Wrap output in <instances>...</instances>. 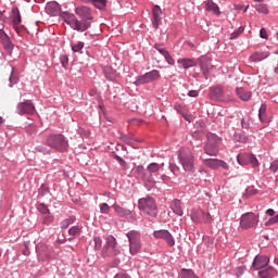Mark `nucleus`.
I'll return each instance as SVG.
<instances>
[{
  "label": "nucleus",
  "mask_w": 278,
  "mask_h": 278,
  "mask_svg": "<svg viewBox=\"0 0 278 278\" xmlns=\"http://www.w3.org/2000/svg\"><path fill=\"white\" fill-rule=\"evenodd\" d=\"M60 16L62 21H64V23H66L67 25H70L72 29H74V31L84 33L87 31V29H90V27H92V23L79 21L77 16H75V14L70 12L63 11L60 13Z\"/></svg>",
  "instance_id": "nucleus-1"
},
{
  "label": "nucleus",
  "mask_w": 278,
  "mask_h": 278,
  "mask_svg": "<svg viewBox=\"0 0 278 278\" xmlns=\"http://www.w3.org/2000/svg\"><path fill=\"white\" fill-rule=\"evenodd\" d=\"M178 160L185 173H197V167H194V153H192L190 148H180L178 151Z\"/></svg>",
  "instance_id": "nucleus-2"
},
{
  "label": "nucleus",
  "mask_w": 278,
  "mask_h": 278,
  "mask_svg": "<svg viewBox=\"0 0 278 278\" xmlns=\"http://www.w3.org/2000/svg\"><path fill=\"white\" fill-rule=\"evenodd\" d=\"M138 208L143 214H147V216H151V218L157 216V204L155 203V199L150 195L138 200Z\"/></svg>",
  "instance_id": "nucleus-3"
},
{
  "label": "nucleus",
  "mask_w": 278,
  "mask_h": 278,
  "mask_svg": "<svg viewBox=\"0 0 278 278\" xmlns=\"http://www.w3.org/2000/svg\"><path fill=\"white\" fill-rule=\"evenodd\" d=\"M46 142L50 149H54V151H60L61 153H64L68 149V139L62 134L50 135Z\"/></svg>",
  "instance_id": "nucleus-4"
},
{
  "label": "nucleus",
  "mask_w": 278,
  "mask_h": 278,
  "mask_svg": "<svg viewBox=\"0 0 278 278\" xmlns=\"http://www.w3.org/2000/svg\"><path fill=\"white\" fill-rule=\"evenodd\" d=\"M129 242V253L130 255H138L140 250L142 249V239L140 231L138 230H130L126 233Z\"/></svg>",
  "instance_id": "nucleus-5"
},
{
  "label": "nucleus",
  "mask_w": 278,
  "mask_h": 278,
  "mask_svg": "<svg viewBox=\"0 0 278 278\" xmlns=\"http://www.w3.org/2000/svg\"><path fill=\"white\" fill-rule=\"evenodd\" d=\"M260 223V216L255 215V213H244L240 217L239 225L241 229H253V227H257Z\"/></svg>",
  "instance_id": "nucleus-6"
},
{
  "label": "nucleus",
  "mask_w": 278,
  "mask_h": 278,
  "mask_svg": "<svg viewBox=\"0 0 278 278\" xmlns=\"http://www.w3.org/2000/svg\"><path fill=\"white\" fill-rule=\"evenodd\" d=\"M191 220L193 223H212V215L201 208H193L191 211Z\"/></svg>",
  "instance_id": "nucleus-7"
},
{
  "label": "nucleus",
  "mask_w": 278,
  "mask_h": 278,
  "mask_svg": "<svg viewBox=\"0 0 278 278\" xmlns=\"http://www.w3.org/2000/svg\"><path fill=\"white\" fill-rule=\"evenodd\" d=\"M237 162L240 166H247V164H252V166H260V161L255 154L242 153L237 155Z\"/></svg>",
  "instance_id": "nucleus-8"
},
{
  "label": "nucleus",
  "mask_w": 278,
  "mask_h": 278,
  "mask_svg": "<svg viewBox=\"0 0 278 278\" xmlns=\"http://www.w3.org/2000/svg\"><path fill=\"white\" fill-rule=\"evenodd\" d=\"M153 236L157 240H165L168 247H175V237H173V233H170V231L166 229L154 230Z\"/></svg>",
  "instance_id": "nucleus-9"
},
{
  "label": "nucleus",
  "mask_w": 278,
  "mask_h": 278,
  "mask_svg": "<svg viewBox=\"0 0 278 278\" xmlns=\"http://www.w3.org/2000/svg\"><path fill=\"white\" fill-rule=\"evenodd\" d=\"M116 249V238L114 236L106 237V243L102 250V256L112 257L114 256V251Z\"/></svg>",
  "instance_id": "nucleus-10"
},
{
  "label": "nucleus",
  "mask_w": 278,
  "mask_h": 278,
  "mask_svg": "<svg viewBox=\"0 0 278 278\" xmlns=\"http://www.w3.org/2000/svg\"><path fill=\"white\" fill-rule=\"evenodd\" d=\"M36 112V106L29 101L20 102L16 105V114L24 116V114H34Z\"/></svg>",
  "instance_id": "nucleus-11"
},
{
  "label": "nucleus",
  "mask_w": 278,
  "mask_h": 278,
  "mask_svg": "<svg viewBox=\"0 0 278 278\" xmlns=\"http://www.w3.org/2000/svg\"><path fill=\"white\" fill-rule=\"evenodd\" d=\"M75 14L77 16H80L81 20L79 21H84L85 23H91L90 21H92V10H90V8L83 5V7H77L75 8Z\"/></svg>",
  "instance_id": "nucleus-12"
},
{
  "label": "nucleus",
  "mask_w": 278,
  "mask_h": 278,
  "mask_svg": "<svg viewBox=\"0 0 278 278\" xmlns=\"http://www.w3.org/2000/svg\"><path fill=\"white\" fill-rule=\"evenodd\" d=\"M269 264L270 258L268 256H255L252 263V268H254V270L261 271L262 269L266 268Z\"/></svg>",
  "instance_id": "nucleus-13"
},
{
  "label": "nucleus",
  "mask_w": 278,
  "mask_h": 278,
  "mask_svg": "<svg viewBox=\"0 0 278 278\" xmlns=\"http://www.w3.org/2000/svg\"><path fill=\"white\" fill-rule=\"evenodd\" d=\"M113 210L122 218H126L127 220H136V215L134 212H131V210L125 208L118 204H113Z\"/></svg>",
  "instance_id": "nucleus-14"
},
{
  "label": "nucleus",
  "mask_w": 278,
  "mask_h": 278,
  "mask_svg": "<svg viewBox=\"0 0 278 278\" xmlns=\"http://www.w3.org/2000/svg\"><path fill=\"white\" fill-rule=\"evenodd\" d=\"M0 42L3 45L8 53H12V51H14V43H12L10 36H8V34L3 29H0Z\"/></svg>",
  "instance_id": "nucleus-15"
},
{
  "label": "nucleus",
  "mask_w": 278,
  "mask_h": 278,
  "mask_svg": "<svg viewBox=\"0 0 278 278\" xmlns=\"http://www.w3.org/2000/svg\"><path fill=\"white\" fill-rule=\"evenodd\" d=\"M225 92L223 91V87L215 86L210 88V99L212 101H220L223 99Z\"/></svg>",
  "instance_id": "nucleus-16"
},
{
  "label": "nucleus",
  "mask_w": 278,
  "mask_h": 278,
  "mask_svg": "<svg viewBox=\"0 0 278 278\" xmlns=\"http://www.w3.org/2000/svg\"><path fill=\"white\" fill-rule=\"evenodd\" d=\"M260 278H275L277 277V269L275 267L268 265L258 271Z\"/></svg>",
  "instance_id": "nucleus-17"
},
{
  "label": "nucleus",
  "mask_w": 278,
  "mask_h": 278,
  "mask_svg": "<svg viewBox=\"0 0 278 278\" xmlns=\"http://www.w3.org/2000/svg\"><path fill=\"white\" fill-rule=\"evenodd\" d=\"M200 68L203 72L204 78L210 79V71H212V61L210 59L200 60Z\"/></svg>",
  "instance_id": "nucleus-18"
},
{
  "label": "nucleus",
  "mask_w": 278,
  "mask_h": 278,
  "mask_svg": "<svg viewBox=\"0 0 278 278\" xmlns=\"http://www.w3.org/2000/svg\"><path fill=\"white\" fill-rule=\"evenodd\" d=\"M103 74L108 81H116V79H118V72H116L112 66H104Z\"/></svg>",
  "instance_id": "nucleus-19"
},
{
  "label": "nucleus",
  "mask_w": 278,
  "mask_h": 278,
  "mask_svg": "<svg viewBox=\"0 0 278 278\" xmlns=\"http://www.w3.org/2000/svg\"><path fill=\"white\" fill-rule=\"evenodd\" d=\"M46 10L50 16H60V14H62V11H60V4L58 2H49Z\"/></svg>",
  "instance_id": "nucleus-20"
},
{
  "label": "nucleus",
  "mask_w": 278,
  "mask_h": 278,
  "mask_svg": "<svg viewBox=\"0 0 278 278\" xmlns=\"http://www.w3.org/2000/svg\"><path fill=\"white\" fill-rule=\"evenodd\" d=\"M206 12H212L215 16L220 14V8L213 0H206L204 2Z\"/></svg>",
  "instance_id": "nucleus-21"
},
{
  "label": "nucleus",
  "mask_w": 278,
  "mask_h": 278,
  "mask_svg": "<svg viewBox=\"0 0 278 278\" xmlns=\"http://www.w3.org/2000/svg\"><path fill=\"white\" fill-rule=\"evenodd\" d=\"M152 16H153V26L157 29V25L162 21V8L160 5H154L152 9Z\"/></svg>",
  "instance_id": "nucleus-22"
},
{
  "label": "nucleus",
  "mask_w": 278,
  "mask_h": 278,
  "mask_svg": "<svg viewBox=\"0 0 278 278\" xmlns=\"http://www.w3.org/2000/svg\"><path fill=\"white\" fill-rule=\"evenodd\" d=\"M270 53L268 51H256L251 56V62H262L263 60H266L269 58Z\"/></svg>",
  "instance_id": "nucleus-23"
},
{
  "label": "nucleus",
  "mask_w": 278,
  "mask_h": 278,
  "mask_svg": "<svg viewBox=\"0 0 278 278\" xmlns=\"http://www.w3.org/2000/svg\"><path fill=\"white\" fill-rule=\"evenodd\" d=\"M169 207L177 216H184V208H181V200H173Z\"/></svg>",
  "instance_id": "nucleus-24"
},
{
  "label": "nucleus",
  "mask_w": 278,
  "mask_h": 278,
  "mask_svg": "<svg viewBox=\"0 0 278 278\" xmlns=\"http://www.w3.org/2000/svg\"><path fill=\"white\" fill-rule=\"evenodd\" d=\"M204 152L206 153V155L216 157V155H218V146L215 143L206 142L204 146Z\"/></svg>",
  "instance_id": "nucleus-25"
},
{
  "label": "nucleus",
  "mask_w": 278,
  "mask_h": 278,
  "mask_svg": "<svg viewBox=\"0 0 278 278\" xmlns=\"http://www.w3.org/2000/svg\"><path fill=\"white\" fill-rule=\"evenodd\" d=\"M177 62L182 68H185V71L192 68L197 64V61L192 59H178Z\"/></svg>",
  "instance_id": "nucleus-26"
},
{
  "label": "nucleus",
  "mask_w": 278,
  "mask_h": 278,
  "mask_svg": "<svg viewBox=\"0 0 278 278\" xmlns=\"http://www.w3.org/2000/svg\"><path fill=\"white\" fill-rule=\"evenodd\" d=\"M11 18H12L13 25H21L23 20L21 17V11L18 10V8H13L12 9Z\"/></svg>",
  "instance_id": "nucleus-27"
},
{
  "label": "nucleus",
  "mask_w": 278,
  "mask_h": 278,
  "mask_svg": "<svg viewBox=\"0 0 278 278\" xmlns=\"http://www.w3.org/2000/svg\"><path fill=\"white\" fill-rule=\"evenodd\" d=\"M146 77L148 79V83L151 84V81H156V79H160V77H162V75L160 74V71L152 70V71L146 73Z\"/></svg>",
  "instance_id": "nucleus-28"
},
{
  "label": "nucleus",
  "mask_w": 278,
  "mask_h": 278,
  "mask_svg": "<svg viewBox=\"0 0 278 278\" xmlns=\"http://www.w3.org/2000/svg\"><path fill=\"white\" fill-rule=\"evenodd\" d=\"M51 252V248L48 247L45 243H40L36 247V253L38 255H49V253Z\"/></svg>",
  "instance_id": "nucleus-29"
},
{
  "label": "nucleus",
  "mask_w": 278,
  "mask_h": 278,
  "mask_svg": "<svg viewBox=\"0 0 278 278\" xmlns=\"http://www.w3.org/2000/svg\"><path fill=\"white\" fill-rule=\"evenodd\" d=\"M164 166V163H150L147 167L148 173H150V175H153V173H160V168H162Z\"/></svg>",
  "instance_id": "nucleus-30"
},
{
  "label": "nucleus",
  "mask_w": 278,
  "mask_h": 278,
  "mask_svg": "<svg viewBox=\"0 0 278 278\" xmlns=\"http://www.w3.org/2000/svg\"><path fill=\"white\" fill-rule=\"evenodd\" d=\"M206 139H207V141L206 142H208V143H211V144H217L218 146V142H222V138L220 137H218L216 134H214V132H208L207 135H206Z\"/></svg>",
  "instance_id": "nucleus-31"
},
{
  "label": "nucleus",
  "mask_w": 278,
  "mask_h": 278,
  "mask_svg": "<svg viewBox=\"0 0 278 278\" xmlns=\"http://www.w3.org/2000/svg\"><path fill=\"white\" fill-rule=\"evenodd\" d=\"M84 47H86V43H84V41H77L76 43L71 45L73 53H83Z\"/></svg>",
  "instance_id": "nucleus-32"
},
{
  "label": "nucleus",
  "mask_w": 278,
  "mask_h": 278,
  "mask_svg": "<svg viewBox=\"0 0 278 278\" xmlns=\"http://www.w3.org/2000/svg\"><path fill=\"white\" fill-rule=\"evenodd\" d=\"M237 94L241 101H249L251 99V91H244L242 88H237Z\"/></svg>",
  "instance_id": "nucleus-33"
},
{
  "label": "nucleus",
  "mask_w": 278,
  "mask_h": 278,
  "mask_svg": "<svg viewBox=\"0 0 278 278\" xmlns=\"http://www.w3.org/2000/svg\"><path fill=\"white\" fill-rule=\"evenodd\" d=\"M75 220H76L75 215L68 216L67 218L63 219L61 222V229H67V227H71V225H73Z\"/></svg>",
  "instance_id": "nucleus-34"
},
{
  "label": "nucleus",
  "mask_w": 278,
  "mask_h": 278,
  "mask_svg": "<svg viewBox=\"0 0 278 278\" xmlns=\"http://www.w3.org/2000/svg\"><path fill=\"white\" fill-rule=\"evenodd\" d=\"M218 159H206L203 161L204 166H208V168L216 169L218 168Z\"/></svg>",
  "instance_id": "nucleus-35"
},
{
  "label": "nucleus",
  "mask_w": 278,
  "mask_h": 278,
  "mask_svg": "<svg viewBox=\"0 0 278 278\" xmlns=\"http://www.w3.org/2000/svg\"><path fill=\"white\" fill-rule=\"evenodd\" d=\"M266 110H267L266 104L262 103L258 109V119L261 121V123H266Z\"/></svg>",
  "instance_id": "nucleus-36"
},
{
  "label": "nucleus",
  "mask_w": 278,
  "mask_h": 278,
  "mask_svg": "<svg viewBox=\"0 0 278 278\" xmlns=\"http://www.w3.org/2000/svg\"><path fill=\"white\" fill-rule=\"evenodd\" d=\"M134 84H135V86H144V84H149V80L147 78V74L137 76Z\"/></svg>",
  "instance_id": "nucleus-37"
},
{
  "label": "nucleus",
  "mask_w": 278,
  "mask_h": 278,
  "mask_svg": "<svg viewBox=\"0 0 278 278\" xmlns=\"http://www.w3.org/2000/svg\"><path fill=\"white\" fill-rule=\"evenodd\" d=\"M121 139L123 140V142H125L126 144H134V142H140L139 139L134 138L131 135H122Z\"/></svg>",
  "instance_id": "nucleus-38"
},
{
  "label": "nucleus",
  "mask_w": 278,
  "mask_h": 278,
  "mask_svg": "<svg viewBox=\"0 0 278 278\" xmlns=\"http://www.w3.org/2000/svg\"><path fill=\"white\" fill-rule=\"evenodd\" d=\"M92 3L97 10H105L108 8V0H92Z\"/></svg>",
  "instance_id": "nucleus-39"
},
{
  "label": "nucleus",
  "mask_w": 278,
  "mask_h": 278,
  "mask_svg": "<svg viewBox=\"0 0 278 278\" xmlns=\"http://www.w3.org/2000/svg\"><path fill=\"white\" fill-rule=\"evenodd\" d=\"M233 140L235 142H241L242 144H247V142H249V137L242 134H235Z\"/></svg>",
  "instance_id": "nucleus-40"
},
{
  "label": "nucleus",
  "mask_w": 278,
  "mask_h": 278,
  "mask_svg": "<svg viewBox=\"0 0 278 278\" xmlns=\"http://www.w3.org/2000/svg\"><path fill=\"white\" fill-rule=\"evenodd\" d=\"M255 10L258 14H268V5L264 3H258L255 5Z\"/></svg>",
  "instance_id": "nucleus-41"
},
{
  "label": "nucleus",
  "mask_w": 278,
  "mask_h": 278,
  "mask_svg": "<svg viewBox=\"0 0 278 278\" xmlns=\"http://www.w3.org/2000/svg\"><path fill=\"white\" fill-rule=\"evenodd\" d=\"M37 211H38L39 214H42V216L45 214H49V212H50L49 207L45 203L37 204Z\"/></svg>",
  "instance_id": "nucleus-42"
},
{
  "label": "nucleus",
  "mask_w": 278,
  "mask_h": 278,
  "mask_svg": "<svg viewBox=\"0 0 278 278\" xmlns=\"http://www.w3.org/2000/svg\"><path fill=\"white\" fill-rule=\"evenodd\" d=\"M9 81H10V88H12L13 86H15V84H18V76H17V75H14V67H12Z\"/></svg>",
  "instance_id": "nucleus-43"
},
{
  "label": "nucleus",
  "mask_w": 278,
  "mask_h": 278,
  "mask_svg": "<svg viewBox=\"0 0 278 278\" xmlns=\"http://www.w3.org/2000/svg\"><path fill=\"white\" fill-rule=\"evenodd\" d=\"M53 223V215H51V212L42 215V224L43 225H51Z\"/></svg>",
  "instance_id": "nucleus-44"
},
{
  "label": "nucleus",
  "mask_w": 278,
  "mask_h": 278,
  "mask_svg": "<svg viewBox=\"0 0 278 278\" xmlns=\"http://www.w3.org/2000/svg\"><path fill=\"white\" fill-rule=\"evenodd\" d=\"M70 236H80L81 235V228L79 226H72L68 229Z\"/></svg>",
  "instance_id": "nucleus-45"
},
{
  "label": "nucleus",
  "mask_w": 278,
  "mask_h": 278,
  "mask_svg": "<svg viewBox=\"0 0 278 278\" xmlns=\"http://www.w3.org/2000/svg\"><path fill=\"white\" fill-rule=\"evenodd\" d=\"M244 33V26H240L237 30H235L231 35H230V40H236V38H239L240 34Z\"/></svg>",
  "instance_id": "nucleus-46"
},
{
  "label": "nucleus",
  "mask_w": 278,
  "mask_h": 278,
  "mask_svg": "<svg viewBox=\"0 0 278 278\" xmlns=\"http://www.w3.org/2000/svg\"><path fill=\"white\" fill-rule=\"evenodd\" d=\"M36 151L38 153H42L43 155H49L51 153V149L47 148L46 146L36 147Z\"/></svg>",
  "instance_id": "nucleus-47"
},
{
  "label": "nucleus",
  "mask_w": 278,
  "mask_h": 278,
  "mask_svg": "<svg viewBox=\"0 0 278 278\" xmlns=\"http://www.w3.org/2000/svg\"><path fill=\"white\" fill-rule=\"evenodd\" d=\"M245 271H247V266H244V265L238 266L235 269V275H236V277H242V275H244Z\"/></svg>",
  "instance_id": "nucleus-48"
},
{
  "label": "nucleus",
  "mask_w": 278,
  "mask_h": 278,
  "mask_svg": "<svg viewBox=\"0 0 278 278\" xmlns=\"http://www.w3.org/2000/svg\"><path fill=\"white\" fill-rule=\"evenodd\" d=\"M93 242L96 251H101V247L103 244V240L101 239V237H94Z\"/></svg>",
  "instance_id": "nucleus-49"
},
{
  "label": "nucleus",
  "mask_w": 278,
  "mask_h": 278,
  "mask_svg": "<svg viewBox=\"0 0 278 278\" xmlns=\"http://www.w3.org/2000/svg\"><path fill=\"white\" fill-rule=\"evenodd\" d=\"M113 157H114V160H116V162H118V164L122 166V168H126L127 162L124 161V159L122 156H119L118 154H114Z\"/></svg>",
  "instance_id": "nucleus-50"
},
{
  "label": "nucleus",
  "mask_w": 278,
  "mask_h": 278,
  "mask_svg": "<svg viewBox=\"0 0 278 278\" xmlns=\"http://www.w3.org/2000/svg\"><path fill=\"white\" fill-rule=\"evenodd\" d=\"M163 58L167 62V64H169V66H175V59H173L170 52H167Z\"/></svg>",
  "instance_id": "nucleus-51"
},
{
  "label": "nucleus",
  "mask_w": 278,
  "mask_h": 278,
  "mask_svg": "<svg viewBox=\"0 0 278 278\" xmlns=\"http://www.w3.org/2000/svg\"><path fill=\"white\" fill-rule=\"evenodd\" d=\"M100 213L101 214H110V205L108 203L100 204Z\"/></svg>",
  "instance_id": "nucleus-52"
},
{
  "label": "nucleus",
  "mask_w": 278,
  "mask_h": 278,
  "mask_svg": "<svg viewBox=\"0 0 278 278\" xmlns=\"http://www.w3.org/2000/svg\"><path fill=\"white\" fill-rule=\"evenodd\" d=\"M47 194H50L49 189L45 186H41L38 191V197H47Z\"/></svg>",
  "instance_id": "nucleus-53"
},
{
  "label": "nucleus",
  "mask_w": 278,
  "mask_h": 278,
  "mask_svg": "<svg viewBox=\"0 0 278 278\" xmlns=\"http://www.w3.org/2000/svg\"><path fill=\"white\" fill-rule=\"evenodd\" d=\"M60 62H61L63 68H66V66H68V56L66 54L61 55Z\"/></svg>",
  "instance_id": "nucleus-54"
},
{
  "label": "nucleus",
  "mask_w": 278,
  "mask_h": 278,
  "mask_svg": "<svg viewBox=\"0 0 278 278\" xmlns=\"http://www.w3.org/2000/svg\"><path fill=\"white\" fill-rule=\"evenodd\" d=\"M154 49H155L156 51H159V53H161V55H163V58H164V56L166 55V53L168 52L167 50L164 49V47H162V46H160V45H157V43L154 45Z\"/></svg>",
  "instance_id": "nucleus-55"
},
{
  "label": "nucleus",
  "mask_w": 278,
  "mask_h": 278,
  "mask_svg": "<svg viewBox=\"0 0 278 278\" xmlns=\"http://www.w3.org/2000/svg\"><path fill=\"white\" fill-rule=\"evenodd\" d=\"M217 168H224V170H229V164H227V162L223 160H219Z\"/></svg>",
  "instance_id": "nucleus-56"
},
{
  "label": "nucleus",
  "mask_w": 278,
  "mask_h": 278,
  "mask_svg": "<svg viewBox=\"0 0 278 278\" xmlns=\"http://www.w3.org/2000/svg\"><path fill=\"white\" fill-rule=\"evenodd\" d=\"M260 38H262L263 40H268V31L266 30V28H261Z\"/></svg>",
  "instance_id": "nucleus-57"
},
{
  "label": "nucleus",
  "mask_w": 278,
  "mask_h": 278,
  "mask_svg": "<svg viewBox=\"0 0 278 278\" xmlns=\"http://www.w3.org/2000/svg\"><path fill=\"white\" fill-rule=\"evenodd\" d=\"M269 170H271V173H277V170H278V160L270 163Z\"/></svg>",
  "instance_id": "nucleus-58"
},
{
  "label": "nucleus",
  "mask_w": 278,
  "mask_h": 278,
  "mask_svg": "<svg viewBox=\"0 0 278 278\" xmlns=\"http://www.w3.org/2000/svg\"><path fill=\"white\" fill-rule=\"evenodd\" d=\"M247 194H249V197H253V194H255L257 192V189H255L254 187H248L245 189Z\"/></svg>",
  "instance_id": "nucleus-59"
},
{
  "label": "nucleus",
  "mask_w": 278,
  "mask_h": 278,
  "mask_svg": "<svg viewBox=\"0 0 278 278\" xmlns=\"http://www.w3.org/2000/svg\"><path fill=\"white\" fill-rule=\"evenodd\" d=\"M136 173H137V175H140L141 177H144V166L138 165L136 167Z\"/></svg>",
  "instance_id": "nucleus-60"
},
{
  "label": "nucleus",
  "mask_w": 278,
  "mask_h": 278,
  "mask_svg": "<svg viewBox=\"0 0 278 278\" xmlns=\"http://www.w3.org/2000/svg\"><path fill=\"white\" fill-rule=\"evenodd\" d=\"M169 170L175 175L177 170H179V166H177L175 163H169Z\"/></svg>",
  "instance_id": "nucleus-61"
},
{
  "label": "nucleus",
  "mask_w": 278,
  "mask_h": 278,
  "mask_svg": "<svg viewBox=\"0 0 278 278\" xmlns=\"http://www.w3.org/2000/svg\"><path fill=\"white\" fill-rule=\"evenodd\" d=\"M187 94H188V97H191L193 99L199 97V92L197 90H189Z\"/></svg>",
  "instance_id": "nucleus-62"
},
{
  "label": "nucleus",
  "mask_w": 278,
  "mask_h": 278,
  "mask_svg": "<svg viewBox=\"0 0 278 278\" xmlns=\"http://www.w3.org/2000/svg\"><path fill=\"white\" fill-rule=\"evenodd\" d=\"M114 278H129V276L125 273H118V274L115 275Z\"/></svg>",
  "instance_id": "nucleus-63"
},
{
  "label": "nucleus",
  "mask_w": 278,
  "mask_h": 278,
  "mask_svg": "<svg viewBox=\"0 0 278 278\" xmlns=\"http://www.w3.org/2000/svg\"><path fill=\"white\" fill-rule=\"evenodd\" d=\"M265 214H266L267 216L274 217V216H275V210L268 208V210L265 212Z\"/></svg>",
  "instance_id": "nucleus-64"
}]
</instances>
